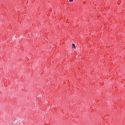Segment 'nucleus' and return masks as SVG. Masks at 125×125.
I'll use <instances>...</instances> for the list:
<instances>
[{"instance_id":"f257e3e1","label":"nucleus","mask_w":125,"mask_h":125,"mask_svg":"<svg viewBox=\"0 0 125 125\" xmlns=\"http://www.w3.org/2000/svg\"><path fill=\"white\" fill-rule=\"evenodd\" d=\"M72 47L73 48H76V45H75V44H72Z\"/></svg>"},{"instance_id":"f03ea898","label":"nucleus","mask_w":125,"mask_h":125,"mask_svg":"<svg viewBox=\"0 0 125 125\" xmlns=\"http://www.w3.org/2000/svg\"><path fill=\"white\" fill-rule=\"evenodd\" d=\"M73 1V0H69V2H72Z\"/></svg>"}]
</instances>
